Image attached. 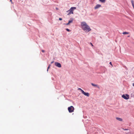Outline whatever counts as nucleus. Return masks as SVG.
I'll return each mask as SVG.
<instances>
[{"label":"nucleus","instance_id":"f257e3e1","mask_svg":"<svg viewBox=\"0 0 134 134\" xmlns=\"http://www.w3.org/2000/svg\"><path fill=\"white\" fill-rule=\"evenodd\" d=\"M81 25L82 29L85 32H89L91 30L90 26L85 22H82Z\"/></svg>","mask_w":134,"mask_h":134},{"label":"nucleus","instance_id":"f03ea898","mask_svg":"<svg viewBox=\"0 0 134 134\" xmlns=\"http://www.w3.org/2000/svg\"><path fill=\"white\" fill-rule=\"evenodd\" d=\"M76 9V8L75 7H71L69 10L67 11V12L68 13V15H69L71 14H73V10Z\"/></svg>","mask_w":134,"mask_h":134},{"label":"nucleus","instance_id":"7ed1b4c3","mask_svg":"<svg viewBox=\"0 0 134 134\" xmlns=\"http://www.w3.org/2000/svg\"><path fill=\"white\" fill-rule=\"evenodd\" d=\"M68 110L69 112L70 113H71L74 111V108L72 106H71L68 107Z\"/></svg>","mask_w":134,"mask_h":134},{"label":"nucleus","instance_id":"20e7f679","mask_svg":"<svg viewBox=\"0 0 134 134\" xmlns=\"http://www.w3.org/2000/svg\"><path fill=\"white\" fill-rule=\"evenodd\" d=\"M129 96L128 94L126 95L123 94L122 95V97L124 98V99L127 100L129 98Z\"/></svg>","mask_w":134,"mask_h":134},{"label":"nucleus","instance_id":"39448f33","mask_svg":"<svg viewBox=\"0 0 134 134\" xmlns=\"http://www.w3.org/2000/svg\"><path fill=\"white\" fill-rule=\"evenodd\" d=\"M73 21V18H70V20L69 21L68 23L66 24H65L67 25H69L70 24L72 23V22Z\"/></svg>","mask_w":134,"mask_h":134},{"label":"nucleus","instance_id":"423d86ee","mask_svg":"<svg viewBox=\"0 0 134 134\" xmlns=\"http://www.w3.org/2000/svg\"><path fill=\"white\" fill-rule=\"evenodd\" d=\"M82 94H84L85 96L88 97L89 96V94L88 93V92H84V91H82Z\"/></svg>","mask_w":134,"mask_h":134},{"label":"nucleus","instance_id":"0eeeda50","mask_svg":"<svg viewBox=\"0 0 134 134\" xmlns=\"http://www.w3.org/2000/svg\"><path fill=\"white\" fill-rule=\"evenodd\" d=\"M91 84L92 85V86H93L96 87L98 88L99 89L100 88V87H99V86L98 85H97L95 84L92 83H91Z\"/></svg>","mask_w":134,"mask_h":134},{"label":"nucleus","instance_id":"6e6552de","mask_svg":"<svg viewBox=\"0 0 134 134\" xmlns=\"http://www.w3.org/2000/svg\"><path fill=\"white\" fill-rule=\"evenodd\" d=\"M101 7V5L100 4H97L94 7V9H97Z\"/></svg>","mask_w":134,"mask_h":134},{"label":"nucleus","instance_id":"1a4fd4ad","mask_svg":"<svg viewBox=\"0 0 134 134\" xmlns=\"http://www.w3.org/2000/svg\"><path fill=\"white\" fill-rule=\"evenodd\" d=\"M116 119L117 120L119 121H122V119L121 118L118 117H116Z\"/></svg>","mask_w":134,"mask_h":134},{"label":"nucleus","instance_id":"9d476101","mask_svg":"<svg viewBox=\"0 0 134 134\" xmlns=\"http://www.w3.org/2000/svg\"><path fill=\"white\" fill-rule=\"evenodd\" d=\"M55 65L56 66L59 67V63L55 62Z\"/></svg>","mask_w":134,"mask_h":134},{"label":"nucleus","instance_id":"9b49d317","mask_svg":"<svg viewBox=\"0 0 134 134\" xmlns=\"http://www.w3.org/2000/svg\"><path fill=\"white\" fill-rule=\"evenodd\" d=\"M102 3H104L105 1V0H99Z\"/></svg>","mask_w":134,"mask_h":134},{"label":"nucleus","instance_id":"f8f14e48","mask_svg":"<svg viewBox=\"0 0 134 134\" xmlns=\"http://www.w3.org/2000/svg\"><path fill=\"white\" fill-rule=\"evenodd\" d=\"M129 33L127 32H124L122 33L123 34H128Z\"/></svg>","mask_w":134,"mask_h":134},{"label":"nucleus","instance_id":"ddd939ff","mask_svg":"<svg viewBox=\"0 0 134 134\" xmlns=\"http://www.w3.org/2000/svg\"><path fill=\"white\" fill-rule=\"evenodd\" d=\"M78 90H80L81 91V92L82 93V91H83L81 89V88H79L78 89Z\"/></svg>","mask_w":134,"mask_h":134},{"label":"nucleus","instance_id":"4468645a","mask_svg":"<svg viewBox=\"0 0 134 134\" xmlns=\"http://www.w3.org/2000/svg\"><path fill=\"white\" fill-rule=\"evenodd\" d=\"M50 66H51V65H49V66L48 68V69L47 70V71L48 70V69L49 68Z\"/></svg>","mask_w":134,"mask_h":134},{"label":"nucleus","instance_id":"2eb2a0df","mask_svg":"<svg viewBox=\"0 0 134 134\" xmlns=\"http://www.w3.org/2000/svg\"><path fill=\"white\" fill-rule=\"evenodd\" d=\"M50 66H51V65H49V66L48 68V69L47 70V71L48 70V69L49 68Z\"/></svg>","mask_w":134,"mask_h":134},{"label":"nucleus","instance_id":"dca6fc26","mask_svg":"<svg viewBox=\"0 0 134 134\" xmlns=\"http://www.w3.org/2000/svg\"><path fill=\"white\" fill-rule=\"evenodd\" d=\"M66 30L68 31H70V30L68 29H66Z\"/></svg>","mask_w":134,"mask_h":134},{"label":"nucleus","instance_id":"f3484780","mask_svg":"<svg viewBox=\"0 0 134 134\" xmlns=\"http://www.w3.org/2000/svg\"><path fill=\"white\" fill-rule=\"evenodd\" d=\"M61 67V64L60 63H59V68Z\"/></svg>","mask_w":134,"mask_h":134},{"label":"nucleus","instance_id":"a211bd4d","mask_svg":"<svg viewBox=\"0 0 134 134\" xmlns=\"http://www.w3.org/2000/svg\"><path fill=\"white\" fill-rule=\"evenodd\" d=\"M123 129L124 130H128V129H124V128H123Z\"/></svg>","mask_w":134,"mask_h":134},{"label":"nucleus","instance_id":"6ab92c4d","mask_svg":"<svg viewBox=\"0 0 134 134\" xmlns=\"http://www.w3.org/2000/svg\"><path fill=\"white\" fill-rule=\"evenodd\" d=\"M90 44L92 45V46H93V44H92L90 42Z\"/></svg>","mask_w":134,"mask_h":134},{"label":"nucleus","instance_id":"aec40b11","mask_svg":"<svg viewBox=\"0 0 134 134\" xmlns=\"http://www.w3.org/2000/svg\"><path fill=\"white\" fill-rule=\"evenodd\" d=\"M42 52L44 53V50H42Z\"/></svg>","mask_w":134,"mask_h":134},{"label":"nucleus","instance_id":"412c9836","mask_svg":"<svg viewBox=\"0 0 134 134\" xmlns=\"http://www.w3.org/2000/svg\"><path fill=\"white\" fill-rule=\"evenodd\" d=\"M62 20V19L61 18H59V20Z\"/></svg>","mask_w":134,"mask_h":134},{"label":"nucleus","instance_id":"4be33fe9","mask_svg":"<svg viewBox=\"0 0 134 134\" xmlns=\"http://www.w3.org/2000/svg\"><path fill=\"white\" fill-rule=\"evenodd\" d=\"M109 64L111 65H112V63H111V62H110V63H109Z\"/></svg>","mask_w":134,"mask_h":134},{"label":"nucleus","instance_id":"5701e85b","mask_svg":"<svg viewBox=\"0 0 134 134\" xmlns=\"http://www.w3.org/2000/svg\"><path fill=\"white\" fill-rule=\"evenodd\" d=\"M53 62H53V61L52 62H51V64H52V63H53Z\"/></svg>","mask_w":134,"mask_h":134},{"label":"nucleus","instance_id":"b1692460","mask_svg":"<svg viewBox=\"0 0 134 134\" xmlns=\"http://www.w3.org/2000/svg\"><path fill=\"white\" fill-rule=\"evenodd\" d=\"M10 2H12V0H10Z\"/></svg>","mask_w":134,"mask_h":134},{"label":"nucleus","instance_id":"393cba45","mask_svg":"<svg viewBox=\"0 0 134 134\" xmlns=\"http://www.w3.org/2000/svg\"><path fill=\"white\" fill-rule=\"evenodd\" d=\"M133 86H134V83H133Z\"/></svg>","mask_w":134,"mask_h":134},{"label":"nucleus","instance_id":"a878e982","mask_svg":"<svg viewBox=\"0 0 134 134\" xmlns=\"http://www.w3.org/2000/svg\"><path fill=\"white\" fill-rule=\"evenodd\" d=\"M128 37H130V36H128Z\"/></svg>","mask_w":134,"mask_h":134}]
</instances>
